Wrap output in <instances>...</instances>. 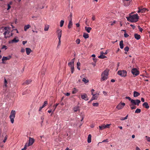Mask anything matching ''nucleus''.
<instances>
[{
	"label": "nucleus",
	"instance_id": "obj_1",
	"mask_svg": "<svg viewBox=\"0 0 150 150\" xmlns=\"http://www.w3.org/2000/svg\"><path fill=\"white\" fill-rule=\"evenodd\" d=\"M128 21L132 22H135L137 21L139 19V17L137 14H135L132 16H130L129 17L127 18Z\"/></svg>",
	"mask_w": 150,
	"mask_h": 150
},
{
	"label": "nucleus",
	"instance_id": "obj_15",
	"mask_svg": "<svg viewBox=\"0 0 150 150\" xmlns=\"http://www.w3.org/2000/svg\"><path fill=\"white\" fill-rule=\"evenodd\" d=\"M100 55L98 57V58L100 59H104L106 57L105 56L103 55V52H100Z\"/></svg>",
	"mask_w": 150,
	"mask_h": 150
},
{
	"label": "nucleus",
	"instance_id": "obj_48",
	"mask_svg": "<svg viewBox=\"0 0 150 150\" xmlns=\"http://www.w3.org/2000/svg\"><path fill=\"white\" fill-rule=\"evenodd\" d=\"M125 98L126 99H128L129 100H130L131 101V100H132V99H131V98L130 97H128V96H126V97Z\"/></svg>",
	"mask_w": 150,
	"mask_h": 150
},
{
	"label": "nucleus",
	"instance_id": "obj_3",
	"mask_svg": "<svg viewBox=\"0 0 150 150\" xmlns=\"http://www.w3.org/2000/svg\"><path fill=\"white\" fill-rule=\"evenodd\" d=\"M9 28L8 27H6L4 28L3 30L4 31L3 34L5 38H9L10 37L9 35L10 31Z\"/></svg>",
	"mask_w": 150,
	"mask_h": 150
},
{
	"label": "nucleus",
	"instance_id": "obj_53",
	"mask_svg": "<svg viewBox=\"0 0 150 150\" xmlns=\"http://www.w3.org/2000/svg\"><path fill=\"white\" fill-rule=\"evenodd\" d=\"M72 16V15L71 13L69 17V20H72V18H71Z\"/></svg>",
	"mask_w": 150,
	"mask_h": 150
},
{
	"label": "nucleus",
	"instance_id": "obj_17",
	"mask_svg": "<svg viewBox=\"0 0 150 150\" xmlns=\"http://www.w3.org/2000/svg\"><path fill=\"white\" fill-rule=\"evenodd\" d=\"M25 50L26 54L28 55H29L30 53L32 52V50L30 48H26Z\"/></svg>",
	"mask_w": 150,
	"mask_h": 150
},
{
	"label": "nucleus",
	"instance_id": "obj_49",
	"mask_svg": "<svg viewBox=\"0 0 150 150\" xmlns=\"http://www.w3.org/2000/svg\"><path fill=\"white\" fill-rule=\"evenodd\" d=\"M131 107L130 108L131 110H133L136 108V107L135 106H133Z\"/></svg>",
	"mask_w": 150,
	"mask_h": 150
},
{
	"label": "nucleus",
	"instance_id": "obj_12",
	"mask_svg": "<svg viewBox=\"0 0 150 150\" xmlns=\"http://www.w3.org/2000/svg\"><path fill=\"white\" fill-rule=\"evenodd\" d=\"M18 38L17 37H15L13 40H12L10 41L9 42V43H17L19 42V40L18 39Z\"/></svg>",
	"mask_w": 150,
	"mask_h": 150
},
{
	"label": "nucleus",
	"instance_id": "obj_46",
	"mask_svg": "<svg viewBox=\"0 0 150 150\" xmlns=\"http://www.w3.org/2000/svg\"><path fill=\"white\" fill-rule=\"evenodd\" d=\"M27 147H28L27 146L25 145L24 147L21 150H26Z\"/></svg>",
	"mask_w": 150,
	"mask_h": 150
},
{
	"label": "nucleus",
	"instance_id": "obj_29",
	"mask_svg": "<svg viewBox=\"0 0 150 150\" xmlns=\"http://www.w3.org/2000/svg\"><path fill=\"white\" fill-rule=\"evenodd\" d=\"M98 98V96L96 95H93L91 99V100H93L95 99H97Z\"/></svg>",
	"mask_w": 150,
	"mask_h": 150
},
{
	"label": "nucleus",
	"instance_id": "obj_21",
	"mask_svg": "<svg viewBox=\"0 0 150 150\" xmlns=\"http://www.w3.org/2000/svg\"><path fill=\"white\" fill-rule=\"evenodd\" d=\"M143 106L146 109H148L149 108V106L148 105V103L146 102H145L143 103Z\"/></svg>",
	"mask_w": 150,
	"mask_h": 150
},
{
	"label": "nucleus",
	"instance_id": "obj_27",
	"mask_svg": "<svg viewBox=\"0 0 150 150\" xmlns=\"http://www.w3.org/2000/svg\"><path fill=\"white\" fill-rule=\"evenodd\" d=\"M83 36L85 38H88L89 37L88 34L86 33H84Z\"/></svg>",
	"mask_w": 150,
	"mask_h": 150
},
{
	"label": "nucleus",
	"instance_id": "obj_34",
	"mask_svg": "<svg viewBox=\"0 0 150 150\" xmlns=\"http://www.w3.org/2000/svg\"><path fill=\"white\" fill-rule=\"evenodd\" d=\"M141 110L140 109H137L135 112V113H139L141 112Z\"/></svg>",
	"mask_w": 150,
	"mask_h": 150
},
{
	"label": "nucleus",
	"instance_id": "obj_64",
	"mask_svg": "<svg viewBox=\"0 0 150 150\" xmlns=\"http://www.w3.org/2000/svg\"><path fill=\"white\" fill-rule=\"evenodd\" d=\"M43 108L42 106L40 107L39 108V111H40Z\"/></svg>",
	"mask_w": 150,
	"mask_h": 150
},
{
	"label": "nucleus",
	"instance_id": "obj_19",
	"mask_svg": "<svg viewBox=\"0 0 150 150\" xmlns=\"http://www.w3.org/2000/svg\"><path fill=\"white\" fill-rule=\"evenodd\" d=\"M134 36L135 38L137 40H138L140 38L141 36L140 35L138 34L137 33H135Z\"/></svg>",
	"mask_w": 150,
	"mask_h": 150
},
{
	"label": "nucleus",
	"instance_id": "obj_33",
	"mask_svg": "<svg viewBox=\"0 0 150 150\" xmlns=\"http://www.w3.org/2000/svg\"><path fill=\"white\" fill-rule=\"evenodd\" d=\"M64 23V21L63 20H61L60 22V26L62 27L63 26Z\"/></svg>",
	"mask_w": 150,
	"mask_h": 150
},
{
	"label": "nucleus",
	"instance_id": "obj_24",
	"mask_svg": "<svg viewBox=\"0 0 150 150\" xmlns=\"http://www.w3.org/2000/svg\"><path fill=\"white\" fill-rule=\"evenodd\" d=\"M99 129L100 130H102L105 129V125L103 124L101 126H99Z\"/></svg>",
	"mask_w": 150,
	"mask_h": 150
},
{
	"label": "nucleus",
	"instance_id": "obj_26",
	"mask_svg": "<svg viewBox=\"0 0 150 150\" xmlns=\"http://www.w3.org/2000/svg\"><path fill=\"white\" fill-rule=\"evenodd\" d=\"M32 81L31 79H29L28 80H27L25 81L24 84H26V85H28Z\"/></svg>",
	"mask_w": 150,
	"mask_h": 150
},
{
	"label": "nucleus",
	"instance_id": "obj_38",
	"mask_svg": "<svg viewBox=\"0 0 150 150\" xmlns=\"http://www.w3.org/2000/svg\"><path fill=\"white\" fill-rule=\"evenodd\" d=\"M128 115H127L125 117H122L120 119V120H125L127 119V118Z\"/></svg>",
	"mask_w": 150,
	"mask_h": 150
},
{
	"label": "nucleus",
	"instance_id": "obj_41",
	"mask_svg": "<svg viewBox=\"0 0 150 150\" xmlns=\"http://www.w3.org/2000/svg\"><path fill=\"white\" fill-rule=\"evenodd\" d=\"M145 137L147 141L148 142H150V137H148L147 136H146Z\"/></svg>",
	"mask_w": 150,
	"mask_h": 150
},
{
	"label": "nucleus",
	"instance_id": "obj_18",
	"mask_svg": "<svg viewBox=\"0 0 150 150\" xmlns=\"http://www.w3.org/2000/svg\"><path fill=\"white\" fill-rule=\"evenodd\" d=\"M85 29L88 33H89L90 31L91 30L92 28L90 27L86 26L85 27Z\"/></svg>",
	"mask_w": 150,
	"mask_h": 150
},
{
	"label": "nucleus",
	"instance_id": "obj_9",
	"mask_svg": "<svg viewBox=\"0 0 150 150\" xmlns=\"http://www.w3.org/2000/svg\"><path fill=\"white\" fill-rule=\"evenodd\" d=\"M125 105V103H120L117 106L116 108H117L118 110H120Z\"/></svg>",
	"mask_w": 150,
	"mask_h": 150
},
{
	"label": "nucleus",
	"instance_id": "obj_52",
	"mask_svg": "<svg viewBox=\"0 0 150 150\" xmlns=\"http://www.w3.org/2000/svg\"><path fill=\"white\" fill-rule=\"evenodd\" d=\"M138 28L139 30L141 32H142V31L143 30L142 28H141L140 26H139Z\"/></svg>",
	"mask_w": 150,
	"mask_h": 150
},
{
	"label": "nucleus",
	"instance_id": "obj_5",
	"mask_svg": "<svg viewBox=\"0 0 150 150\" xmlns=\"http://www.w3.org/2000/svg\"><path fill=\"white\" fill-rule=\"evenodd\" d=\"M75 58L73 59L72 61L69 62L68 64V65L70 67L71 69V72L72 73H73L74 72V62Z\"/></svg>",
	"mask_w": 150,
	"mask_h": 150
},
{
	"label": "nucleus",
	"instance_id": "obj_8",
	"mask_svg": "<svg viewBox=\"0 0 150 150\" xmlns=\"http://www.w3.org/2000/svg\"><path fill=\"white\" fill-rule=\"evenodd\" d=\"M34 141V140L33 138L30 137L29 138L28 143H26L25 145L27 146L28 147L31 146L33 143Z\"/></svg>",
	"mask_w": 150,
	"mask_h": 150
},
{
	"label": "nucleus",
	"instance_id": "obj_60",
	"mask_svg": "<svg viewBox=\"0 0 150 150\" xmlns=\"http://www.w3.org/2000/svg\"><path fill=\"white\" fill-rule=\"evenodd\" d=\"M75 88H74V90L72 91V94H74L75 93Z\"/></svg>",
	"mask_w": 150,
	"mask_h": 150
},
{
	"label": "nucleus",
	"instance_id": "obj_37",
	"mask_svg": "<svg viewBox=\"0 0 150 150\" xmlns=\"http://www.w3.org/2000/svg\"><path fill=\"white\" fill-rule=\"evenodd\" d=\"M40 137L41 140H42V141L43 142H44V141L45 139V137L44 136H43V135L41 136H40Z\"/></svg>",
	"mask_w": 150,
	"mask_h": 150
},
{
	"label": "nucleus",
	"instance_id": "obj_43",
	"mask_svg": "<svg viewBox=\"0 0 150 150\" xmlns=\"http://www.w3.org/2000/svg\"><path fill=\"white\" fill-rule=\"evenodd\" d=\"M58 105V104L57 103V104H56L55 105H54V108L52 112V113H53V112L55 110V109L57 107V105Z\"/></svg>",
	"mask_w": 150,
	"mask_h": 150
},
{
	"label": "nucleus",
	"instance_id": "obj_39",
	"mask_svg": "<svg viewBox=\"0 0 150 150\" xmlns=\"http://www.w3.org/2000/svg\"><path fill=\"white\" fill-rule=\"evenodd\" d=\"M92 105L94 106L97 107L99 105V104L98 103H93Z\"/></svg>",
	"mask_w": 150,
	"mask_h": 150
},
{
	"label": "nucleus",
	"instance_id": "obj_51",
	"mask_svg": "<svg viewBox=\"0 0 150 150\" xmlns=\"http://www.w3.org/2000/svg\"><path fill=\"white\" fill-rule=\"evenodd\" d=\"M7 81L6 80V79H5V80H4V84H5V86L6 87H7Z\"/></svg>",
	"mask_w": 150,
	"mask_h": 150
},
{
	"label": "nucleus",
	"instance_id": "obj_11",
	"mask_svg": "<svg viewBox=\"0 0 150 150\" xmlns=\"http://www.w3.org/2000/svg\"><path fill=\"white\" fill-rule=\"evenodd\" d=\"M57 33L58 38H61L62 34V30L59 28H58L57 31Z\"/></svg>",
	"mask_w": 150,
	"mask_h": 150
},
{
	"label": "nucleus",
	"instance_id": "obj_13",
	"mask_svg": "<svg viewBox=\"0 0 150 150\" xmlns=\"http://www.w3.org/2000/svg\"><path fill=\"white\" fill-rule=\"evenodd\" d=\"M11 56H9L8 57H3L2 59V63H4V61L9 60L11 59Z\"/></svg>",
	"mask_w": 150,
	"mask_h": 150
},
{
	"label": "nucleus",
	"instance_id": "obj_44",
	"mask_svg": "<svg viewBox=\"0 0 150 150\" xmlns=\"http://www.w3.org/2000/svg\"><path fill=\"white\" fill-rule=\"evenodd\" d=\"M109 142L108 139H106L104 140L102 142Z\"/></svg>",
	"mask_w": 150,
	"mask_h": 150
},
{
	"label": "nucleus",
	"instance_id": "obj_7",
	"mask_svg": "<svg viewBox=\"0 0 150 150\" xmlns=\"http://www.w3.org/2000/svg\"><path fill=\"white\" fill-rule=\"evenodd\" d=\"M118 74L122 77L126 76L127 75V72L126 70H119L117 72Z\"/></svg>",
	"mask_w": 150,
	"mask_h": 150
},
{
	"label": "nucleus",
	"instance_id": "obj_56",
	"mask_svg": "<svg viewBox=\"0 0 150 150\" xmlns=\"http://www.w3.org/2000/svg\"><path fill=\"white\" fill-rule=\"evenodd\" d=\"M27 42V41H23L22 42L23 44V45H24Z\"/></svg>",
	"mask_w": 150,
	"mask_h": 150
},
{
	"label": "nucleus",
	"instance_id": "obj_35",
	"mask_svg": "<svg viewBox=\"0 0 150 150\" xmlns=\"http://www.w3.org/2000/svg\"><path fill=\"white\" fill-rule=\"evenodd\" d=\"M47 101H45L43 105H42V107L44 108L47 105Z\"/></svg>",
	"mask_w": 150,
	"mask_h": 150
},
{
	"label": "nucleus",
	"instance_id": "obj_10",
	"mask_svg": "<svg viewBox=\"0 0 150 150\" xmlns=\"http://www.w3.org/2000/svg\"><path fill=\"white\" fill-rule=\"evenodd\" d=\"M133 75L137 76L139 74V72L136 68L133 69L131 71Z\"/></svg>",
	"mask_w": 150,
	"mask_h": 150
},
{
	"label": "nucleus",
	"instance_id": "obj_22",
	"mask_svg": "<svg viewBox=\"0 0 150 150\" xmlns=\"http://www.w3.org/2000/svg\"><path fill=\"white\" fill-rule=\"evenodd\" d=\"M123 43V41L122 40H121L120 42L119 45L120 46V47L121 49H123L124 47Z\"/></svg>",
	"mask_w": 150,
	"mask_h": 150
},
{
	"label": "nucleus",
	"instance_id": "obj_32",
	"mask_svg": "<svg viewBox=\"0 0 150 150\" xmlns=\"http://www.w3.org/2000/svg\"><path fill=\"white\" fill-rule=\"evenodd\" d=\"M49 28V25H47L46 26H45V28H44V30L45 31H48Z\"/></svg>",
	"mask_w": 150,
	"mask_h": 150
},
{
	"label": "nucleus",
	"instance_id": "obj_54",
	"mask_svg": "<svg viewBox=\"0 0 150 150\" xmlns=\"http://www.w3.org/2000/svg\"><path fill=\"white\" fill-rule=\"evenodd\" d=\"M25 51V50L23 48H22L21 50V52L23 53Z\"/></svg>",
	"mask_w": 150,
	"mask_h": 150
},
{
	"label": "nucleus",
	"instance_id": "obj_63",
	"mask_svg": "<svg viewBox=\"0 0 150 150\" xmlns=\"http://www.w3.org/2000/svg\"><path fill=\"white\" fill-rule=\"evenodd\" d=\"M141 100L142 102H144V98H141Z\"/></svg>",
	"mask_w": 150,
	"mask_h": 150
},
{
	"label": "nucleus",
	"instance_id": "obj_58",
	"mask_svg": "<svg viewBox=\"0 0 150 150\" xmlns=\"http://www.w3.org/2000/svg\"><path fill=\"white\" fill-rule=\"evenodd\" d=\"M92 19L93 21L95 20V17L93 15V17L92 18Z\"/></svg>",
	"mask_w": 150,
	"mask_h": 150
},
{
	"label": "nucleus",
	"instance_id": "obj_40",
	"mask_svg": "<svg viewBox=\"0 0 150 150\" xmlns=\"http://www.w3.org/2000/svg\"><path fill=\"white\" fill-rule=\"evenodd\" d=\"M129 47L128 46L124 48V50L127 52H128L129 50Z\"/></svg>",
	"mask_w": 150,
	"mask_h": 150
},
{
	"label": "nucleus",
	"instance_id": "obj_25",
	"mask_svg": "<svg viewBox=\"0 0 150 150\" xmlns=\"http://www.w3.org/2000/svg\"><path fill=\"white\" fill-rule=\"evenodd\" d=\"M30 27V25L28 24L25 25L24 27V30L25 31H26Z\"/></svg>",
	"mask_w": 150,
	"mask_h": 150
},
{
	"label": "nucleus",
	"instance_id": "obj_28",
	"mask_svg": "<svg viewBox=\"0 0 150 150\" xmlns=\"http://www.w3.org/2000/svg\"><path fill=\"white\" fill-rule=\"evenodd\" d=\"M58 39H59V42H58V44L57 47V48L58 49L59 48V46L61 45V38H58Z\"/></svg>",
	"mask_w": 150,
	"mask_h": 150
},
{
	"label": "nucleus",
	"instance_id": "obj_57",
	"mask_svg": "<svg viewBox=\"0 0 150 150\" xmlns=\"http://www.w3.org/2000/svg\"><path fill=\"white\" fill-rule=\"evenodd\" d=\"M103 94L105 95V96H106L107 95V93L105 91H103Z\"/></svg>",
	"mask_w": 150,
	"mask_h": 150
},
{
	"label": "nucleus",
	"instance_id": "obj_23",
	"mask_svg": "<svg viewBox=\"0 0 150 150\" xmlns=\"http://www.w3.org/2000/svg\"><path fill=\"white\" fill-rule=\"evenodd\" d=\"M91 135L89 134L88 137L87 141L88 143H90L91 142Z\"/></svg>",
	"mask_w": 150,
	"mask_h": 150
},
{
	"label": "nucleus",
	"instance_id": "obj_2",
	"mask_svg": "<svg viewBox=\"0 0 150 150\" xmlns=\"http://www.w3.org/2000/svg\"><path fill=\"white\" fill-rule=\"evenodd\" d=\"M109 71L108 69H106L101 74V81L105 80L107 79Z\"/></svg>",
	"mask_w": 150,
	"mask_h": 150
},
{
	"label": "nucleus",
	"instance_id": "obj_16",
	"mask_svg": "<svg viewBox=\"0 0 150 150\" xmlns=\"http://www.w3.org/2000/svg\"><path fill=\"white\" fill-rule=\"evenodd\" d=\"M73 23L71 20H69V21L68 25V28L69 29L71 28L72 27Z\"/></svg>",
	"mask_w": 150,
	"mask_h": 150
},
{
	"label": "nucleus",
	"instance_id": "obj_31",
	"mask_svg": "<svg viewBox=\"0 0 150 150\" xmlns=\"http://www.w3.org/2000/svg\"><path fill=\"white\" fill-rule=\"evenodd\" d=\"M140 9L141 10V12L142 13H143L145 11L146 9L145 8H142L140 7Z\"/></svg>",
	"mask_w": 150,
	"mask_h": 150
},
{
	"label": "nucleus",
	"instance_id": "obj_47",
	"mask_svg": "<svg viewBox=\"0 0 150 150\" xmlns=\"http://www.w3.org/2000/svg\"><path fill=\"white\" fill-rule=\"evenodd\" d=\"M7 6H8V8H7V10H9L11 8V6L10 5V4H7Z\"/></svg>",
	"mask_w": 150,
	"mask_h": 150
},
{
	"label": "nucleus",
	"instance_id": "obj_14",
	"mask_svg": "<svg viewBox=\"0 0 150 150\" xmlns=\"http://www.w3.org/2000/svg\"><path fill=\"white\" fill-rule=\"evenodd\" d=\"M81 98L82 99H84L86 100H87L88 99V97L86 94H84L81 95Z\"/></svg>",
	"mask_w": 150,
	"mask_h": 150
},
{
	"label": "nucleus",
	"instance_id": "obj_45",
	"mask_svg": "<svg viewBox=\"0 0 150 150\" xmlns=\"http://www.w3.org/2000/svg\"><path fill=\"white\" fill-rule=\"evenodd\" d=\"M110 124H107L106 125H105V128H109L110 127Z\"/></svg>",
	"mask_w": 150,
	"mask_h": 150
},
{
	"label": "nucleus",
	"instance_id": "obj_30",
	"mask_svg": "<svg viewBox=\"0 0 150 150\" xmlns=\"http://www.w3.org/2000/svg\"><path fill=\"white\" fill-rule=\"evenodd\" d=\"M80 65V62H77L76 64L77 68L79 70L80 69V68L79 67Z\"/></svg>",
	"mask_w": 150,
	"mask_h": 150
},
{
	"label": "nucleus",
	"instance_id": "obj_61",
	"mask_svg": "<svg viewBox=\"0 0 150 150\" xmlns=\"http://www.w3.org/2000/svg\"><path fill=\"white\" fill-rule=\"evenodd\" d=\"M70 95V93H67L66 94H65L66 96H69Z\"/></svg>",
	"mask_w": 150,
	"mask_h": 150
},
{
	"label": "nucleus",
	"instance_id": "obj_42",
	"mask_svg": "<svg viewBox=\"0 0 150 150\" xmlns=\"http://www.w3.org/2000/svg\"><path fill=\"white\" fill-rule=\"evenodd\" d=\"M80 40L79 39H77V40H76V42L77 44H79L80 43Z\"/></svg>",
	"mask_w": 150,
	"mask_h": 150
},
{
	"label": "nucleus",
	"instance_id": "obj_50",
	"mask_svg": "<svg viewBox=\"0 0 150 150\" xmlns=\"http://www.w3.org/2000/svg\"><path fill=\"white\" fill-rule=\"evenodd\" d=\"M124 36L125 37L127 38L129 36V35L127 34L126 33H125L124 34Z\"/></svg>",
	"mask_w": 150,
	"mask_h": 150
},
{
	"label": "nucleus",
	"instance_id": "obj_59",
	"mask_svg": "<svg viewBox=\"0 0 150 150\" xmlns=\"http://www.w3.org/2000/svg\"><path fill=\"white\" fill-rule=\"evenodd\" d=\"M76 25L77 27H79L80 26V24L79 23H77L76 24Z\"/></svg>",
	"mask_w": 150,
	"mask_h": 150
},
{
	"label": "nucleus",
	"instance_id": "obj_20",
	"mask_svg": "<svg viewBox=\"0 0 150 150\" xmlns=\"http://www.w3.org/2000/svg\"><path fill=\"white\" fill-rule=\"evenodd\" d=\"M140 95V93L139 92L134 91L133 93V96L134 97H137Z\"/></svg>",
	"mask_w": 150,
	"mask_h": 150
},
{
	"label": "nucleus",
	"instance_id": "obj_55",
	"mask_svg": "<svg viewBox=\"0 0 150 150\" xmlns=\"http://www.w3.org/2000/svg\"><path fill=\"white\" fill-rule=\"evenodd\" d=\"M138 9H139V10L138 11L137 13H139L140 12H141V10L140 9V7H139L138 8Z\"/></svg>",
	"mask_w": 150,
	"mask_h": 150
},
{
	"label": "nucleus",
	"instance_id": "obj_4",
	"mask_svg": "<svg viewBox=\"0 0 150 150\" xmlns=\"http://www.w3.org/2000/svg\"><path fill=\"white\" fill-rule=\"evenodd\" d=\"M16 113V111L14 110H12L11 112L10 115L9 116V118L10 119L11 122L12 124H13L14 122V119L15 117Z\"/></svg>",
	"mask_w": 150,
	"mask_h": 150
},
{
	"label": "nucleus",
	"instance_id": "obj_36",
	"mask_svg": "<svg viewBox=\"0 0 150 150\" xmlns=\"http://www.w3.org/2000/svg\"><path fill=\"white\" fill-rule=\"evenodd\" d=\"M82 81L86 83H88V80L86 79L85 78H83V79H82Z\"/></svg>",
	"mask_w": 150,
	"mask_h": 150
},
{
	"label": "nucleus",
	"instance_id": "obj_62",
	"mask_svg": "<svg viewBox=\"0 0 150 150\" xmlns=\"http://www.w3.org/2000/svg\"><path fill=\"white\" fill-rule=\"evenodd\" d=\"M115 21H113L112 23L111 24V25H113L114 24H115Z\"/></svg>",
	"mask_w": 150,
	"mask_h": 150
},
{
	"label": "nucleus",
	"instance_id": "obj_6",
	"mask_svg": "<svg viewBox=\"0 0 150 150\" xmlns=\"http://www.w3.org/2000/svg\"><path fill=\"white\" fill-rule=\"evenodd\" d=\"M141 101L140 100L138 99H136V100H134L132 99L131 101V104H130L129 105L130 106H133L134 105H137L138 106L139 105V104L140 103Z\"/></svg>",
	"mask_w": 150,
	"mask_h": 150
}]
</instances>
